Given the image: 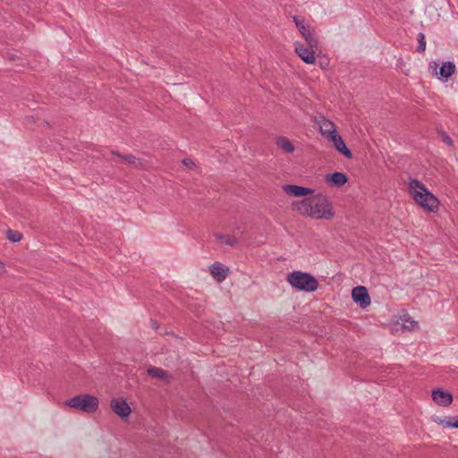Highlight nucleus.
<instances>
[{
  "label": "nucleus",
  "mask_w": 458,
  "mask_h": 458,
  "mask_svg": "<svg viewBox=\"0 0 458 458\" xmlns=\"http://www.w3.org/2000/svg\"><path fill=\"white\" fill-rule=\"evenodd\" d=\"M293 210L302 216L315 219L329 220L334 216L332 205L328 198L321 193L294 202Z\"/></svg>",
  "instance_id": "obj_1"
},
{
  "label": "nucleus",
  "mask_w": 458,
  "mask_h": 458,
  "mask_svg": "<svg viewBox=\"0 0 458 458\" xmlns=\"http://www.w3.org/2000/svg\"><path fill=\"white\" fill-rule=\"evenodd\" d=\"M410 193L414 201L428 212L438 210L439 201L428 188L419 180L411 179L409 182Z\"/></svg>",
  "instance_id": "obj_2"
},
{
  "label": "nucleus",
  "mask_w": 458,
  "mask_h": 458,
  "mask_svg": "<svg viewBox=\"0 0 458 458\" xmlns=\"http://www.w3.org/2000/svg\"><path fill=\"white\" fill-rule=\"evenodd\" d=\"M287 282L300 291L314 292L318 287V280L309 273L293 271L287 276Z\"/></svg>",
  "instance_id": "obj_3"
},
{
  "label": "nucleus",
  "mask_w": 458,
  "mask_h": 458,
  "mask_svg": "<svg viewBox=\"0 0 458 458\" xmlns=\"http://www.w3.org/2000/svg\"><path fill=\"white\" fill-rule=\"evenodd\" d=\"M98 399L89 394L76 395L66 402L71 408L86 413L95 412L98 408Z\"/></svg>",
  "instance_id": "obj_4"
},
{
  "label": "nucleus",
  "mask_w": 458,
  "mask_h": 458,
  "mask_svg": "<svg viewBox=\"0 0 458 458\" xmlns=\"http://www.w3.org/2000/svg\"><path fill=\"white\" fill-rule=\"evenodd\" d=\"M293 21L298 28L299 31L301 33V35L304 37L307 45L310 46L311 47H318V40L314 33V31L310 29V26H306L304 24V21L301 20L298 16L293 17Z\"/></svg>",
  "instance_id": "obj_5"
},
{
  "label": "nucleus",
  "mask_w": 458,
  "mask_h": 458,
  "mask_svg": "<svg viewBox=\"0 0 458 458\" xmlns=\"http://www.w3.org/2000/svg\"><path fill=\"white\" fill-rule=\"evenodd\" d=\"M352 297L353 301L360 308H366L370 304V297L365 286H356L352 289Z\"/></svg>",
  "instance_id": "obj_6"
},
{
  "label": "nucleus",
  "mask_w": 458,
  "mask_h": 458,
  "mask_svg": "<svg viewBox=\"0 0 458 458\" xmlns=\"http://www.w3.org/2000/svg\"><path fill=\"white\" fill-rule=\"evenodd\" d=\"M318 47L304 46L303 44H295V52L298 56L306 64H312L315 63V53Z\"/></svg>",
  "instance_id": "obj_7"
},
{
  "label": "nucleus",
  "mask_w": 458,
  "mask_h": 458,
  "mask_svg": "<svg viewBox=\"0 0 458 458\" xmlns=\"http://www.w3.org/2000/svg\"><path fill=\"white\" fill-rule=\"evenodd\" d=\"M112 411L122 419L128 418L131 412L129 404L123 399H113L110 402Z\"/></svg>",
  "instance_id": "obj_8"
},
{
  "label": "nucleus",
  "mask_w": 458,
  "mask_h": 458,
  "mask_svg": "<svg viewBox=\"0 0 458 458\" xmlns=\"http://www.w3.org/2000/svg\"><path fill=\"white\" fill-rule=\"evenodd\" d=\"M327 140L331 141L335 148L346 158L351 159L352 157V151L346 147L343 138L338 133V131L335 132L333 135H330V137L327 138Z\"/></svg>",
  "instance_id": "obj_9"
},
{
  "label": "nucleus",
  "mask_w": 458,
  "mask_h": 458,
  "mask_svg": "<svg viewBox=\"0 0 458 458\" xmlns=\"http://www.w3.org/2000/svg\"><path fill=\"white\" fill-rule=\"evenodd\" d=\"M432 398L437 404L444 407L449 406L453 402L452 394L439 388L432 391Z\"/></svg>",
  "instance_id": "obj_10"
},
{
  "label": "nucleus",
  "mask_w": 458,
  "mask_h": 458,
  "mask_svg": "<svg viewBox=\"0 0 458 458\" xmlns=\"http://www.w3.org/2000/svg\"><path fill=\"white\" fill-rule=\"evenodd\" d=\"M283 188L286 194L294 197H304L313 193L312 189L298 185L285 184Z\"/></svg>",
  "instance_id": "obj_11"
},
{
  "label": "nucleus",
  "mask_w": 458,
  "mask_h": 458,
  "mask_svg": "<svg viewBox=\"0 0 458 458\" xmlns=\"http://www.w3.org/2000/svg\"><path fill=\"white\" fill-rule=\"evenodd\" d=\"M347 181V175L342 172H334L326 175V182L332 186L342 187Z\"/></svg>",
  "instance_id": "obj_12"
},
{
  "label": "nucleus",
  "mask_w": 458,
  "mask_h": 458,
  "mask_svg": "<svg viewBox=\"0 0 458 458\" xmlns=\"http://www.w3.org/2000/svg\"><path fill=\"white\" fill-rule=\"evenodd\" d=\"M210 273L218 282H223L227 276L228 268L219 262H215L210 267Z\"/></svg>",
  "instance_id": "obj_13"
},
{
  "label": "nucleus",
  "mask_w": 458,
  "mask_h": 458,
  "mask_svg": "<svg viewBox=\"0 0 458 458\" xmlns=\"http://www.w3.org/2000/svg\"><path fill=\"white\" fill-rule=\"evenodd\" d=\"M319 124V131L323 137L326 139L329 138L330 135H333L335 132H336L335 125L333 122L323 118L318 123Z\"/></svg>",
  "instance_id": "obj_14"
},
{
  "label": "nucleus",
  "mask_w": 458,
  "mask_h": 458,
  "mask_svg": "<svg viewBox=\"0 0 458 458\" xmlns=\"http://www.w3.org/2000/svg\"><path fill=\"white\" fill-rule=\"evenodd\" d=\"M276 146L281 148L284 153L290 154L294 152L295 147L292 143V141L284 136H279L276 140Z\"/></svg>",
  "instance_id": "obj_15"
},
{
  "label": "nucleus",
  "mask_w": 458,
  "mask_h": 458,
  "mask_svg": "<svg viewBox=\"0 0 458 458\" xmlns=\"http://www.w3.org/2000/svg\"><path fill=\"white\" fill-rule=\"evenodd\" d=\"M455 72V65L452 62H445L440 67V76L447 81Z\"/></svg>",
  "instance_id": "obj_16"
},
{
  "label": "nucleus",
  "mask_w": 458,
  "mask_h": 458,
  "mask_svg": "<svg viewBox=\"0 0 458 458\" xmlns=\"http://www.w3.org/2000/svg\"><path fill=\"white\" fill-rule=\"evenodd\" d=\"M111 153L113 155H115V156L121 157L123 163L131 165L134 167H138L142 165L141 162L140 161V159L132 155H123L120 152L114 151V150H112Z\"/></svg>",
  "instance_id": "obj_17"
},
{
  "label": "nucleus",
  "mask_w": 458,
  "mask_h": 458,
  "mask_svg": "<svg viewBox=\"0 0 458 458\" xmlns=\"http://www.w3.org/2000/svg\"><path fill=\"white\" fill-rule=\"evenodd\" d=\"M147 373L149 377L154 378L165 379L167 377V372L157 367L148 369Z\"/></svg>",
  "instance_id": "obj_18"
},
{
  "label": "nucleus",
  "mask_w": 458,
  "mask_h": 458,
  "mask_svg": "<svg viewBox=\"0 0 458 458\" xmlns=\"http://www.w3.org/2000/svg\"><path fill=\"white\" fill-rule=\"evenodd\" d=\"M215 236L217 241H219L226 245H229V246H233L238 242L237 238L234 236L227 237L223 233H216Z\"/></svg>",
  "instance_id": "obj_19"
},
{
  "label": "nucleus",
  "mask_w": 458,
  "mask_h": 458,
  "mask_svg": "<svg viewBox=\"0 0 458 458\" xmlns=\"http://www.w3.org/2000/svg\"><path fill=\"white\" fill-rule=\"evenodd\" d=\"M6 238L12 242H18L22 239V234L18 231L8 229L6 231Z\"/></svg>",
  "instance_id": "obj_20"
},
{
  "label": "nucleus",
  "mask_w": 458,
  "mask_h": 458,
  "mask_svg": "<svg viewBox=\"0 0 458 458\" xmlns=\"http://www.w3.org/2000/svg\"><path fill=\"white\" fill-rule=\"evenodd\" d=\"M437 132L438 136L441 138V140L449 147L454 146V141L451 139V137L442 130V127H437Z\"/></svg>",
  "instance_id": "obj_21"
},
{
  "label": "nucleus",
  "mask_w": 458,
  "mask_h": 458,
  "mask_svg": "<svg viewBox=\"0 0 458 458\" xmlns=\"http://www.w3.org/2000/svg\"><path fill=\"white\" fill-rule=\"evenodd\" d=\"M425 49H426L425 35L423 33H419L417 52L422 53L425 51Z\"/></svg>",
  "instance_id": "obj_22"
},
{
  "label": "nucleus",
  "mask_w": 458,
  "mask_h": 458,
  "mask_svg": "<svg viewBox=\"0 0 458 458\" xmlns=\"http://www.w3.org/2000/svg\"><path fill=\"white\" fill-rule=\"evenodd\" d=\"M445 426L449 428H458V418L455 419L454 417L449 418V420L445 422Z\"/></svg>",
  "instance_id": "obj_23"
},
{
  "label": "nucleus",
  "mask_w": 458,
  "mask_h": 458,
  "mask_svg": "<svg viewBox=\"0 0 458 458\" xmlns=\"http://www.w3.org/2000/svg\"><path fill=\"white\" fill-rule=\"evenodd\" d=\"M182 164L190 169H193L195 167V163L191 158H184L182 160Z\"/></svg>",
  "instance_id": "obj_24"
},
{
  "label": "nucleus",
  "mask_w": 458,
  "mask_h": 458,
  "mask_svg": "<svg viewBox=\"0 0 458 458\" xmlns=\"http://www.w3.org/2000/svg\"><path fill=\"white\" fill-rule=\"evenodd\" d=\"M405 327H409L411 329H414V328H419V324L418 322L414 321V320H411L410 321V326H404Z\"/></svg>",
  "instance_id": "obj_25"
},
{
  "label": "nucleus",
  "mask_w": 458,
  "mask_h": 458,
  "mask_svg": "<svg viewBox=\"0 0 458 458\" xmlns=\"http://www.w3.org/2000/svg\"><path fill=\"white\" fill-rule=\"evenodd\" d=\"M429 66H430V67H433V68H434V70H435V71H437V66H438V65H437V63H433V64H430V65H429Z\"/></svg>",
  "instance_id": "obj_26"
},
{
  "label": "nucleus",
  "mask_w": 458,
  "mask_h": 458,
  "mask_svg": "<svg viewBox=\"0 0 458 458\" xmlns=\"http://www.w3.org/2000/svg\"><path fill=\"white\" fill-rule=\"evenodd\" d=\"M4 271V265L0 262V274H2Z\"/></svg>",
  "instance_id": "obj_27"
}]
</instances>
